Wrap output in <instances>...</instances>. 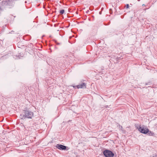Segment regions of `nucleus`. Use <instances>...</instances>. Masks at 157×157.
<instances>
[{
	"label": "nucleus",
	"instance_id": "obj_1",
	"mask_svg": "<svg viewBox=\"0 0 157 157\" xmlns=\"http://www.w3.org/2000/svg\"><path fill=\"white\" fill-rule=\"evenodd\" d=\"M33 116V113L28 110H23L22 113L21 114V116L24 119L26 118H32Z\"/></svg>",
	"mask_w": 157,
	"mask_h": 157
},
{
	"label": "nucleus",
	"instance_id": "obj_2",
	"mask_svg": "<svg viewBox=\"0 0 157 157\" xmlns=\"http://www.w3.org/2000/svg\"><path fill=\"white\" fill-rule=\"evenodd\" d=\"M136 127V128L138 129L139 131L142 133L145 134L149 132V129L147 128H145L144 126L137 125Z\"/></svg>",
	"mask_w": 157,
	"mask_h": 157
},
{
	"label": "nucleus",
	"instance_id": "obj_3",
	"mask_svg": "<svg viewBox=\"0 0 157 157\" xmlns=\"http://www.w3.org/2000/svg\"><path fill=\"white\" fill-rule=\"evenodd\" d=\"M103 153L105 157H113L114 155V153L111 151L108 150H104Z\"/></svg>",
	"mask_w": 157,
	"mask_h": 157
},
{
	"label": "nucleus",
	"instance_id": "obj_4",
	"mask_svg": "<svg viewBox=\"0 0 157 157\" xmlns=\"http://www.w3.org/2000/svg\"><path fill=\"white\" fill-rule=\"evenodd\" d=\"M75 89L83 88H86V84L84 83H82L77 86H73Z\"/></svg>",
	"mask_w": 157,
	"mask_h": 157
},
{
	"label": "nucleus",
	"instance_id": "obj_5",
	"mask_svg": "<svg viewBox=\"0 0 157 157\" xmlns=\"http://www.w3.org/2000/svg\"><path fill=\"white\" fill-rule=\"evenodd\" d=\"M56 147L60 150H65L66 149L67 147L61 144H57L56 146Z\"/></svg>",
	"mask_w": 157,
	"mask_h": 157
},
{
	"label": "nucleus",
	"instance_id": "obj_6",
	"mask_svg": "<svg viewBox=\"0 0 157 157\" xmlns=\"http://www.w3.org/2000/svg\"><path fill=\"white\" fill-rule=\"evenodd\" d=\"M20 56L21 57H23V55H22L21 56L20 55V56L19 55L18 56H14L13 58H15V59H19L20 58Z\"/></svg>",
	"mask_w": 157,
	"mask_h": 157
},
{
	"label": "nucleus",
	"instance_id": "obj_7",
	"mask_svg": "<svg viewBox=\"0 0 157 157\" xmlns=\"http://www.w3.org/2000/svg\"><path fill=\"white\" fill-rule=\"evenodd\" d=\"M149 135L153 136L154 135V133L149 131V132H147Z\"/></svg>",
	"mask_w": 157,
	"mask_h": 157
},
{
	"label": "nucleus",
	"instance_id": "obj_8",
	"mask_svg": "<svg viewBox=\"0 0 157 157\" xmlns=\"http://www.w3.org/2000/svg\"><path fill=\"white\" fill-rule=\"evenodd\" d=\"M64 13V10H62L60 11V14H63Z\"/></svg>",
	"mask_w": 157,
	"mask_h": 157
},
{
	"label": "nucleus",
	"instance_id": "obj_9",
	"mask_svg": "<svg viewBox=\"0 0 157 157\" xmlns=\"http://www.w3.org/2000/svg\"><path fill=\"white\" fill-rule=\"evenodd\" d=\"M129 7V5L128 4H127L126 6V8L128 9Z\"/></svg>",
	"mask_w": 157,
	"mask_h": 157
},
{
	"label": "nucleus",
	"instance_id": "obj_10",
	"mask_svg": "<svg viewBox=\"0 0 157 157\" xmlns=\"http://www.w3.org/2000/svg\"><path fill=\"white\" fill-rule=\"evenodd\" d=\"M55 43L57 45H59L60 44V43H58L56 41H55Z\"/></svg>",
	"mask_w": 157,
	"mask_h": 157
},
{
	"label": "nucleus",
	"instance_id": "obj_11",
	"mask_svg": "<svg viewBox=\"0 0 157 157\" xmlns=\"http://www.w3.org/2000/svg\"><path fill=\"white\" fill-rule=\"evenodd\" d=\"M150 157H157V155H154L152 156H150Z\"/></svg>",
	"mask_w": 157,
	"mask_h": 157
},
{
	"label": "nucleus",
	"instance_id": "obj_12",
	"mask_svg": "<svg viewBox=\"0 0 157 157\" xmlns=\"http://www.w3.org/2000/svg\"><path fill=\"white\" fill-rule=\"evenodd\" d=\"M108 105H106L105 106V108H107L108 107Z\"/></svg>",
	"mask_w": 157,
	"mask_h": 157
},
{
	"label": "nucleus",
	"instance_id": "obj_13",
	"mask_svg": "<svg viewBox=\"0 0 157 157\" xmlns=\"http://www.w3.org/2000/svg\"><path fill=\"white\" fill-rule=\"evenodd\" d=\"M145 6V5H144V4H143V6Z\"/></svg>",
	"mask_w": 157,
	"mask_h": 157
},
{
	"label": "nucleus",
	"instance_id": "obj_14",
	"mask_svg": "<svg viewBox=\"0 0 157 157\" xmlns=\"http://www.w3.org/2000/svg\"><path fill=\"white\" fill-rule=\"evenodd\" d=\"M145 6V5H144V4H143V6Z\"/></svg>",
	"mask_w": 157,
	"mask_h": 157
},
{
	"label": "nucleus",
	"instance_id": "obj_15",
	"mask_svg": "<svg viewBox=\"0 0 157 157\" xmlns=\"http://www.w3.org/2000/svg\"><path fill=\"white\" fill-rule=\"evenodd\" d=\"M121 128H122V126H121Z\"/></svg>",
	"mask_w": 157,
	"mask_h": 157
},
{
	"label": "nucleus",
	"instance_id": "obj_16",
	"mask_svg": "<svg viewBox=\"0 0 157 157\" xmlns=\"http://www.w3.org/2000/svg\"><path fill=\"white\" fill-rule=\"evenodd\" d=\"M100 14L101 13L100 12H99Z\"/></svg>",
	"mask_w": 157,
	"mask_h": 157
},
{
	"label": "nucleus",
	"instance_id": "obj_17",
	"mask_svg": "<svg viewBox=\"0 0 157 157\" xmlns=\"http://www.w3.org/2000/svg\"><path fill=\"white\" fill-rule=\"evenodd\" d=\"M138 1H140V0H138Z\"/></svg>",
	"mask_w": 157,
	"mask_h": 157
}]
</instances>
